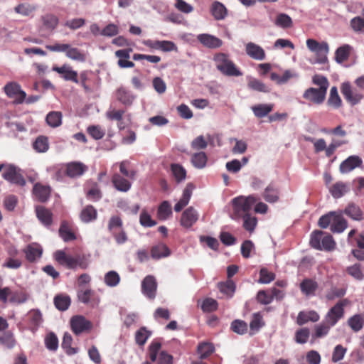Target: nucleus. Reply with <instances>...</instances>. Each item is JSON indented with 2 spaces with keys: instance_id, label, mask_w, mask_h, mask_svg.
Segmentation results:
<instances>
[{
  "instance_id": "nucleus-1",
  "label": "nucleus",
  "mask_w": 364,
  "mask_h": 364,
  "mask_svg": "<svg viewBox=\"0 0 364 364\" xmlns=\"http://www.w3.org/2000/svg\"><path fill=\"white\" fill-rule=\"evenodd\" d=\"M318 224L324 229L331 225V230L334 233H341L348 228V221L343 217L342 210L331 211L322 215Z\"/></svg>"
},
{
  "instance_id": "nucleus-2",
  "label": "nucleus",
  "mask_w": 364,
  "mask_h": 364,
  "mask_svg": "<svg viewBox=\"0 0 364 364\" xmlns=\"http://www.w3.org/2000/svg\"><path fill=\"white\" fill-rule=\"evenodd\" d=\"M217 69L223 75L227 76L239 77L242 73L237 68L235 64L230 59L228 54L218 53L213 57Z\"/></svg>"
},
{
  "instance_id": "nucleus-3",
  "label": "nucleus",
  "mask_w": 364,
  "mask_h": 364,
  "mask_svg": "<svg viewBox=\"0 0 364 364\" xmlns=\"http://www.w3.org/2000/svg\"><path fill=\"white\" fill-rule=\"evenodd\" d=\"M258 198L250 195L247 197L238 196L232 199V204L235 218H240L250 214Z\"/></svg>"
},
{
  "instance_id": "nucleus-4",
  "label": "nucleus",
  "mask_w": 364,
  "mask_h": 364,
  "mask_svg": "<svg viewBox=\"0 0 364 364\" xmlns=\"http://www.w3.org/2000/svg\"><path fill=\"white\" fill-rule=\"evenodd\" d=\"M53 257L59 264L68 269H75L77 267L86 269L87 267V264L85 261L84 257L79 255L73 256L66 254L63 250H58L54 253Z\"/></svg>"
},
{
  "instance_id": "nucleus-5",
  "label": "nucleus",
  "mask_w": 364,
  "mask_h": 364,
  "mask_svg": "<svg viewBox=\"0 0 364 364\" xmlns=\"http://www.w3.org/2000/svg\"><path fill=\"white\" fill-rule=\"evenodd\" d=\"M161 343L154 340L148 348V354L151 362L156 364H173V357L165 350H161Z\"/></svg>"
},
{
  "instance_id": "nucleus-6",
  "label": "nucleus",
  "mask_w": 364,
  "mask_h": 364,
  "mask_svg": "<svg viewBox=\"0 0 364 364\" xmlns=\"http://www.w3.org/2000/svg\"><path fill=\"white\" fill-rule=\"evenodd\" d=\"M108 230L119 245L127 241V236L122 228V220L119 216L110 218L108 223Z\"/></svg>"
},
{
  "instance_id": "nucleus-7",
  "label": "nucleus",
  "mask_w": 364,
  "mask_h": 364,
  "mask_svg": "<svg viewBox=\"0 0 364 364\" xmlns=\"http://www.w3.org/2000/svg\"><path fill=\"white\" fill-rule=\"evenodd\" d=\"M348 304L349 301L347 299L339 300L328 310L324 320L330 323V325L334 326L341 318H343L345 314L344 308Z\"/></svg>"
},
{
  "instance_id": "nucleus-8",
  "label": "nucleus",
  "mask_w": 364,
  "mask_h": 364,
  "mask_svg": "<svg viewBox=\"0 0 364 364\" xmlns=\"http://www.w3.org/2000/svg\"><path fill=\"white\" fill-rule=\"evenodd\" d=\"M306 46L311 51L316 53L317 63L323 64L328 61L327 54L329 52V46L326 42L319 43L314 39H308Z\"/></svg>"
},
{
  "instance_id": "nucleus-9",
  "label": "nucleus",
  "mask_w": 364,
  "mask_h": 364,
  "mask_svg": "<svg viewBox=\"0 0 364 364\" xmlns=\"http://www.w3.org/2000/svg\"><path fill=\"white\" fill-rule=\"evenodd\" d=\"M341 91L345 100L352 106L361 102L364 95L355 87H353L349 82H343Z\"/></svg>"
},
{
  "instance_id": "nucleus-10",
  "label": "nucleus",
  "mask_w": 364,
  "mask_h": 364,
  "mask_svg": "<svg viewBox=\"0 0 364 364\" xmlns=\"http://www.w3.org/2000/svg\"><path fill=\"white\" fill-rule=\"evenodd\" d=\"M2 176L5 180L20 186H23L26 184L24 178L19 173V170L14 165L4 166Z\"/></svg>"
},
{
  "instance_id": "nucleus-11",
  "label": "nucleus",
  "mask_w": 364,
  "mask_h": 364,
  "mask_svg": "<svg viewBox=\"0 0 364 364\" xmlns=\"http://www.w3.org/2000/svg\"><path fill=\"white\" fill-rule=\"evenodd\" d=\"M4 92L16 104H21L26 100V94L16 82H9L4 87Z\"/></svg>"
},
{
  "instance_id": "nucleus-12",
  "label": "nucleus",
  "mask_w": 364,
  "mask_h": 364,
  "mask_svg": "<svg viewBox=\"0 0 364 364\" xmlns=\"http://www.w3.org/2000/svg\"><path fill=\"white\" fill-rule=\"evenodd\" d=\"M70 327L75 335H80L89 331L92 327V323L82 316H75L70 319Z\"/></svg>"
},
{
  "instance_id": "nucleus-13",
  "label": "nucleus",
  "mask_w": 364,
  "mask_h": 364,
  "mask_svg": "<svg viewBox=\"0 0 364 364\" xmlns=\"http://www.w3.org/2000/svg\"><path fill=\"white\" fill-rule=\"evenodd\" d=\"M157 282L152 275H148L141 282V292L148 299L153 300L156 296Z\"/></svg>"
},
{
  "instance_id": "nucleus-14",
  "label": "nucleus",
  "mask_w": 364,
  "mask_h": 364,
  "mask_svg": "<svg viewBox=\"0 0 364 364\" xmlns=\"http://www.w3.org/2000/svg\"><path fill=\"white\" fill-rule=\"evenodd\" d=\"M326 92L324 88L309 87L304 92L303 97L313 104L321 105L326 99Z\"/></svg>"
},
{
  "instance_id": "nucleus-15",
  "label": "nucleus",
  "mask_w": 364,
  "mask_h": 364,
  "mask_svg": "<svg viewBox=\"0 0 364 364\" xmlns=\"http://www.w3.org/2000/svg\"><path fill=\"white\" fill-rule=\"evenodd\" d=\"M299 289L306 297L314 296L318 289V284L315 279L305 278L299 284Z\"/></svg>"
},
{
  "instance_id": "nucleus-16",
  "label": "nucleus",
  "mask_w": 364,
  "mask_h": 364,
  "mask_svg": "<svg viewBox=\"0 0 364 364\" xmlns=\"http://www.w3.org/2000/svg\"><path fill=\"white\" fill-rule=\"evenodd\" d=\"M67 176L70 178H77L84 174L87 170V166L79 161L70 162L65 164Z\"/></svg>"
},
{
  "instance_id": "nucleus-17",
  "label": "nucleus",
  "mask_w": 364,
  "mask_h": 364,
  "mask_svg": "<svg viewBox=\"0 0 364 364\" xmlns=\"http://www.w3.org/2000/svg\"><path fill=\"white\" fill-rule=\"evenodd\" d=\"M23 252L29 262H35L41 257L43 248L39 244L33 242L28 245L23 250Z\"/></svg>"
},
{
  "instance_id": "nucleus-18",
  "label": "nucleus",
  "mask_w": 364,
  "mask_h": 364,
  "mask_svg": "<svg viewBox=\"0 0 364 364\" xmlns=\"http://www.w3.org/2000/svg\"><path fill=\"white\" fill-rule=\"evenodd\" d=\"M50 193L51 188L49 186L43 185L40 183H36L33 188L35 198L41 203L46 202L49 199Z\"/></svg>"
},
{
  "instance_id": "nucleus-19",
  "label": "nucleus",
  "mask_w": 364,
  "mask_h": 364,
  "mask_svg": "<svg viewBox=\"0 0 364 364\" xmlns=\"http://www.w3.org/2000/svg\"><path fill=\"white\" fill-rule=\"evenodd\" d=\"M119 173H115L112 177V183L114 187L120 192H127L132 187V183Z\"/></svg>"
},
{
  "instance_id": "nucleus-20",
  "label": "nucleus",
  "mask_w": 364,
  "mask_h": 364,
  "mask_svg": "<svg viewBox=\"0 0 364 364\" xmlns=\"http://www.w3.org/2000/svg\"><path fill=\"white\" fill-rule=\"evenodd\" d=\"M52 70L62 75L64 80L72 81L77 84L79 83L77 73L72 70L71 67L67 65H63L61 67L54 66Z\"/></svg>"
},
{
  "instance_id": "nucleus-21",
  "label": "nucleus",
  "mask_w": 364,
  "mask_h": 364,
  "mask_svg": "<svg viewBox=\"0 0 364 364\" xmlns=\"http://www.w3.org/2000/svg\"><path fill=\"white\" fill-rule=\"evenodd\" d=\"M245 51L247 55L257 60H262L265 58V52L259 45L250 42L245 45Z\"/></svg>"
},
{
  "instance_id": "nucleus-22",
  "label": "nucleus",
  "mask_w": 364,
  "mask_h": 364,
  "mask_svg": "<svg viewBox=\"0 0 364 364\" xmlns=\"http://www.w3.org/2000/svg\"><path fill=\"white\" fill-rule=\"evenodd\" d=\"M210 12L216 21H221L226 18L228 11L225 6L218 1H215L210 6Z\"/></svg>"
},
{
  "instance_id": "nucleus-23",
  "label": "nucleus",
  "mask_w": 364,
  "mask_h": 364,
  "mask_svg": "<svg viewBox=\"0 0 364 364\" xmlns=\"http://www.w3.org/2000/svg\"><path fill=\"white\" fill-rule=\"evenodd\" d=\"M86 196L94 202L100 200L102 197V191L99 185L93 181H89L86 184Z\"/></svg>"
},
{
  "instance_id": "nucleus-24",
  "label": "nucleus",
  "mask_w": 364,
  "mask_h": 364,
  "mask_svg": "<svg viewBox=\"0 0 364 364\" xmlns=\"http://www.w3.org/2000/svg\"><path fill=\"white\" fill-rule=\"evenodd\" d=\"M132 51V49L126 48L118 50L115 52L116 57L119 58L117 64L120 68H133L134 66V63L129 60Z\"/></svg>"
},
{
  "instance_id": "nucleus-25",
  "label": "nucleus",
  "mask_w": 364,
  "mask_h": 364,
  "mask_svg": "<svg viewBox=\"0 0 364 364\" xmlns=\"http://www.w3.org/2000/svg\"><path fill=\"white\" fill-rule=\"evenodd\" d=\"M362 164L361 159L358 156H350L340 164V171L343 173H348Z\"/></svg>"
},
{
  "instance_id": "nucleus-26",
  "label": "nucleus",
  "mask_w": 364,
  "mask_h": 364,
  "mask_svg": "<svg viewBox=\"0 0 364 364\" xmlns=\"http://www.w3.org/2000/svg\"><path fill=\"white\" fill-rule=\"evenodd\" d=\"M279 188L273 183H269L264 189L262 197L269 203H274L279 199Z\"/></svg>"
},
{
  "instance_id": "nucleus-27",
  "label": "nucleus",
  "mask_w": 364,
  "mask_h": 364,
  "mask_svg": "<svg viewBox=\"0 0 364 364\" xmlns=\"http://www.w3.org/2000/svg\"><path fill=\"white\" fill-rule=\"evenodd\" d=\"M116 98L124 106L129 107L133 103L135 96L130 90L121 87L116 91Z\"/></svg>"
},
{
  "instance_id": "nucleus-28",
  "label": "nucleus",
  "mask_w": 364,
  "mask_h": 364,
  "mask_svg": "<svg viewBox=\"0 0 364 364\" xmlns=\"http://www.w3.org/2000/svg\"><path fill=\"white\" fill-rule=\"evenodd\" d=\"M198 40L208 48H218L223 44V41L220 38L210 34H200L198 36Z\"/></svg>"
},
{
  "instance_id": "nucleus-29",
  "label": "nucleus",
  "mask_w": 364,
  "mask_h": 364,
  "mask_svg": "<svg viewBox=\"0 0 364 364\" xmlns=\"http://www.w3.org/2000/svg\"><path fill=\"white\" fill-rule=\"evenodd\" d=\"M27 320L29 328L32 331H36L43 322L42 314L38 309H32L28 312Z\"/></svg>"
},
{
  "instance_id": "nucleus-30",
  "label": "nucleus",
  "mask_w": 364,
  "mask_h": 364,
  "mask_svg": "<svg viewBox=\"0 0 364 364\" xmlns=\"http://www.w3.org/2000/svg\"><path fill=\"white\" fill-rule=\"evenodd\" d=\"M342 211L353 220L360 221L364 219L363 210L354 203H350Z\"/></svg>"
},
{
  "instance_id": "nucleus-31",
  "label": "nucleus",
  "mask_w": 364,
  "mask_h": 364,
  "mask_svg": "<svg viewBox=\"0 0 364 364\" xmlns=\"http://www.w3.org/2000/svg\"><path fill=\"white\" fill-rule=\"evenodd\" d=\"M218 288L221 294L225 298L230 299L233 296L235 290L236 284L232 279H227L225 282H220L218 284Z\"/></svg>"
},
{
  "instance_id": "nucleus-32",
  "label": "nucleus",
  "mask_w": 364,
  "mask_h": 364,
  "mask_svg": "<svg viewBox=\"0 0 364 364\" xmlns=\"http://www.w3.org/2000/svg\"><path fill=\"white\" fill-rule=\"evenodd\" d=\"M151 257L154 259H159L170 255V250L164 243L160 242L151 247Z\"/></svg>"
},
{
  "instance_id": "nucleus-33",
  "label": "nucleus",
  "mask_w": 364,
  "mask_h": 364,
  "mask_svg": "<svg viewBox=\"0 0 364 364\" xmlns=\"http://www.w3.org/2000/svg\"><path fill=\"white\" fill-rule=\"evenodd\" d=\"M36 212L38 219L43 225L48 227L52 224L53 213L50 210L43 206H37Z\"/></svg>"
},
{
  "instance_id": "nucleus-34",
  "label": "nucleus",
  "mask_w": 364,
  "mask_h": 364,
  "mask_svg": "<svg viewBox=\"0 0 364 364\" xmlns=\"http://www.w3.org/2000/svg\"><path fill=\"white\" fill-rule=\"evenodd\" d=\"M319 318V314L315 311H300L297 316L296 323L302 326L309 321L316 322Z\"/></svg>"
},
{
  "instance_id": "nucleus-35",
  "label": "nucleus",
  "mask_w": 364,
  "mask_h": 364,
  "mask_svg": "<svg viewBox=\"0 0 364 364\" xmlns=\"http://www.w3.org/2000/svg\"><path fill=\"white\" fill-rule=\"evenodd\" d=\"M97 218V210L91 205H87L80 212V218L82 222L88 223L95 220Z\"/></svg>"
},
{
  "instance_id": "nucleus-36",
  "label": "nucleus",
  "mask_w": 364,
  "mask_h": 364,
  "mask_svg": "<svg viewBox=\"0 0 364 364\" xmlns=\"http://www.w3.org/2000/svg\"><path fill=\"white\" fill-rule=\"evenodd\" d=\"M77 298L83 304H88L93 301L95 304L99 302V299L95 298V292L90 289L82 288L77 291Z\"/></svg>"
},
{
  "instance_id": "nucleus-37",
  "label": "nucleus",
  "mask_w": 364,
  "mask_h": 364,
  "mask_svg": "<svg viewBox=\"0 0 364 364\" xmlns=\"http://www.w3.org/2000/svg\"><path fill=\"white\" fill-rule=\"evenodd\" d=\"M198 212L193 207L183 210V227H191L198 220Z\"/></svg>"
},
{
  "instance_id": "nucleus-38",
  "label": "nucleus",
  "mask_w": 364,
  "mask_h": 364,
  "mask_svg": "<svg viewBox=\"0 0 364 364\" xmlns=\"http://www.w3.org/2000/svg\"><path fill=\"white\" fill-rule=\"evenodd\" d=\"M328 106L333 109H339L342 107L343 102L338 95V89L336 86H333L330 90L329 97L327 100Z\"/></svg>"
},
{
  "instance_id": "nucleus-39",
  "label": "nucleus",
  "mask_w": 364,
  "mask_h": 364,
  "mask_svg": "<svg viewBox=\"0 0 364 364\" xmlns=\"http://www.w3.org/2000/svg\"><path fill=\"white\" fill-rule=\"evenodd\" d=\"M59 235L65 242L75 240L76 236L68 222H62L59 228Z\"/></svg>"
},
{
  "instance_id": "nucleus-40",
  "label": "nucleus",
  "mask_w": 364,
  "mask_h": 364,
  "mask_svg": "<svg viewBox=\"0 0 364 364\" xmlns=\"http://www.w3.org/2000/svg\"><path fill=\"white\" fill-rule=\"evenodd\" d=\"M252 110L257 118L267 116L274 109V104H258L252 107Z\"/></svg>"
},
{
  "instance_id": "nucleus-41",
  "label": "nucleus",
  "mask_w": 364,
  "mask_h": 364,
  "mask_svg": "<svg viewBox=\"0 0 364 364\" xmlns=\"http://www.w3.org/2000/svg\"><path fill=\"white\" fill-rule=\"evenodd\" d=\"M41 21L46 29L53 31L59 23V18L53 14H46L41 16Z\"/></svg>"
},
{
  "instance_id": "nucleus-42",
  "label": "nucleus",
  "mask_w": 364,
  "mask_h": 364,
  "mask_svg": "<svg viewBox=\"0 0 364 364\" xmlns=\"http://www.w3.org/2000/svg\"><path fill=\"white\" fill-rule=\"evenodd\" d=\"M353 48L348 44H344L337 48L335 53L336 61L338 63H342L347 60L350 56Z\"/></svg>"
},
{
  "instance_id": "nucleus-43",
  "label": "nucleus",
  "mask_w": 364,
  "mask_h": 364,
  "mask_svg": "<svg viewBox=\"0 0 364 364\" xmlns=\"http://www.w3.org/2000/svg\"><path fill=\"white\" fill-rule=\"evenodd\" d=\"M152 332L143 326L138 329L135 333V341L139 346H143L146 343L149 338L151 336Z\"/></svg>"
},
{
  "instance_id": "nucleus-44",
  "label": "nucleus",
  "mask_w": 364,
  "mask_h": 364,
  "mask_svg": "<svg viewBox=\"0 0 364 364\" xmlns=\"http://www.w3.org/2000/svg\"><path fill=\"white\" fill-rule=\"evenodd\" d=\"M214 346L209 342H202L198 344L197 352L201 359H205L213 353Z\"/></svg>"
},
{
  "instance_id": "nucleus-45",
  "label": "nucleus",
  "mask_w": 364,
  "mask_h": 364,
  "mask_svg": "<svg viewBox=\"0 0 364 364\" xmlns=\"http://www.w3.org/2000/svg\"><path fill=\"white\" fill-rule=\"evenodd\" d=\"M172 213L171 205L167 200L163 201L158 208L157 218L160 220H166Z\"/></svg>"
},
{
  "instance_id": "nucleus-46",
  "label": "nucleus",
  "mask_w": 364,
  "mask_h": 364,
  "mask_svg": "<svg viewBox=\"0 0 364 364\" xmlns=\"http://www.w3.org/2000/svg\"><path fill=\"white\" fill-rule=\"evenodd\" d=\"M331 327L333 326L324 320L322 323L315 326L313 337L314 338H320L327 336Z\"/></svg>"
},
{
  "instance_id": "nucleus-47",
  "label": "nucleus",
  "mask_w": 364,
  "mask_h": 364,
  "mask_svg": "<svg viewBox=\"0 0 364 364\" xmlns=\"http://www.w3.org/2000/svg\"><path fill=\"white\" fill-rule=\"evenodd\" d=\"M33 148L38 153L46 152L49 149L48 138L44 136H38L33 143Z\"/></svg>"
},
{
  "instance_id": "nucleus-48",
  "label": "nucleus",
  "mask_w": 364,
  "mask_h": 364,
  "mask_svg": "<svg viewBox=\"0 0 364 364\" xmlns=\"http://www.w3.org/2000/svg\"><path fill=\"white\" fill-rule=\"evenodd\" d=\"M348 324L353 331L358 332L364 325V317L360 314H355L348 318Z\"/></svg>"
},
{
  "instance_id": "nucleus-49",
  "label": "nucleus",
  "mask_w": 364,
  "mask_h": 364,
  "mask_svg": "<svg viewBox=\"0 0 364 364\" xmlns=\"http://www.w3.org/2000/svg\"><path fill=\"white\" fill-rule=\"evenodd\" d=\"M50 127H58L62 124V113L60 112H50L46 118Z\"/></svg>"
},
{
  "instance_id": "nucleus-50",
  "label": "nucleus",
  "mask_w": 364,
  "mask_h": 364,
  "mask_svg": "<svg viewBox=\"0 0 364 364\" xmlns=\"http://www.w3.org/2000/svg\"><path fill=\"white\" fill-rule=\"evenodd\" d=\"M54 304L60 311H65L70 305V298L67 295H57L54 298Z\"/></svg>"
},
{
  "instance_id": "nucleus-51",
  "label": "nucleus",
  "mask_w": 364,
  "mask_h": 364,
  "mask_svg": "<svg viewBox=\"0 0 364 364\" xmlns=\"http://www.w3.org/2000/svg\"><path fill=\"white\" fill-rule=\"evenodd\" d=\"M208 157L204 152L194 154L191 157V163L197 168H203L205 166Z\"/></svg>"
},
{
  "instance_id": "nucleus-52",
  "label": "nucleus",
  "mask_w": 364,
  "mask_h": 364,
  "mask_svg": "<svg viewBox=\"0 0 364 364\" xmlns=\"http://www.w3.org/2000/svg\"><path fill=\"white\" fill-rule=\"evenodd\" d=\"M324 232L321 230H315L311 234L310 245L318 250H321L322 238Z\"/></svg>"
},
{
  "instance_id": "nucleus-53",
  "label": "nucleus",
  "mask_w": 364,
  "mask_h": 364,
  "mask_svg": "<svg viewBox=\"0 0 364 364\" xmlns=\"http://www.w3.org/2000/svg\"><path fill=\"white\" fill-rule=\"evenodd\" d=\"M87 133L95 140H100L105 135V129L102 128L100 125H91L87 128Z\"/></svg>"
},
{
  "instance_id": "nucleus-54",
  "label": "nucleus",
  "mask_w": 364,
  "mask_h": 364,
  "mask_svg": "<svg viewBox=\"0 0 364 364\" xmlns=\"http://www.w3.org/2000/svg\"><path fill=\"white\" fill-rule=\"evenodd\" d=\"M65 55L68 58L77 60L83 62L85 60V55L82 53L78 48H72L69 44V48L66 50Z\"/></svg>"
},
{
  "instance_id": "nucleus-55",
  "label": "nucleus",
  "mask_w": 364,
  "mask_h": 364,
  "mask_svg": "<svg viewBox=\"0 0 364 364\" xmlns=\"http://www.w3.org/2000/svg\"><path fill=\"white\" fill-rule=\"evenodd\" d=\"M348 191V188L343 183H336L330 189V192L333 198H339Z\"/></svg>"
},
{
  "instance_id": "nucleus-56",
  "label": "nucleus",
  "mask_w": 364,
  "mask_h": 364,
  "mask_svg": "<svg viewBox=\"0 0 364 364\" xmlns=\"http://www.w3.org/2000/svg\"><path fill=\"white\" fill-rule=\"evenodd\" d=\"M350 26L354 32L364 34V18L361 16L353 18L350 21Z\"/></svg>"
},
{
  "instance_id": "nucleus-57",
  "label": "nucleus",
  "mask_w": 364,
  "mask_h": 364,
  "mask_svg": "<svg viewBox=\"0 0 364 364\" xmlns=\"http://www.w3.org/2000/svg\"><path fill=\"white\" fill-rule=\"evenodd\" d=\"M247 86L249 88L261 92H269V87L263 83L262 81L257 79H251L249 80L247 83Z\"/></svg>"
},
{
  "instance_id": "nucleus-58",
  "label": "nucleus",
  "mask_w": 364,
  "mask_h": 364,
  "mask_svg": "<svg viewBox=\"0 0 364 364\" xmlns=\"http://www.w3.org/2000/svg\"><path fill=\"white\" fill-rule=\"evenodd\" d=\"M153 316L156 321L162 323L164 321H168L170 318L171 314L168 309L159 307L155 310Z\"/></svg>"
},
{
  "instance_id": "nucleus-59",
  "label": "nucleus",
  "mask_w": 364,
  "mask_h": 364,
  "mask_svg": "<svg viewBox=\"0 0 364 364\" xmlns=\"http://www.w3.org/2000/svg\"><path fill=\"white\" fill-rule=\"evenodd\" d=\"M120 282V277L115 271H109L105 275V283L108 287H116Z\"/></svg>"
},
{
  "instance_id": "nucleus-60",
  "label": "nucleus",
  "mask_w": 364,
  "mask_h": 364,
  "mask_svg": "<svg viewBox=\"0 0 364 364\" xmlns=\"http://www.w3.org/2000/svg\"><path fill=\"white\" fill-rule=\"evenodd\" d=\"M139 223L143 227H153L156 225V222L154 220L151 215L146 209H143L140 213Z\"/></svg>"
},
{
  "instance_id": "nucleus-61",
  "label": "nucleus",
  "mask_w": 364,
  "mask_h": 364,
  "mask_svg": "<svg viewBox=\"0 0 364 364\" xmlns=\"http://www.w3.org/2000/svg\"><path fill=\"white\" fill-rule=\"evenodd\" d=\"M321 244V250L326 251H332L336 248V242L334 241L333 237L324 232L323 237L322 238Z\"/></svg>"
},
{
  "instance_id": "nucleus-62",
  "label": "nucleus",
  "mask_w": 364,
  "mask_h": 364,
  "mask_svg": "<svg viewBox=\"0 0 364 364\" xmlns=\"http://www.w3.org/2000/svg\"><path fill=\"white\" fill-rule=\"evenodd\" d=\"M264 325V323L262 321V317L261 315L259 314H255L250 323V328L251 331L250 334L252 335L257 332Z\"/></svg>"
},
{
  "instance_id": "nucleus-63",
  "label": "nucleus",
  "mask_w": 364,
  "mask_h": 364,
  "mask_svg": "<svg viewBox=\"0 0 364 364\" xmlns=\"http://www.w3.org/2000/svg\"><path fill=\"white\" fill-rule=\"evenodd\" d=\"M310 336V331L307 328H302L295 333V341L299 344H304L308 341Z\"/></svg>"
},
{
  "instance_id": "nucleus-64",
  "label": "nucleus",
  "mask_w": 364,
  "mask_h": 364,
  "mask_svg": "<svg viewBox=\"0 0 364 364\" xmlns=\"http://www.w3.org/2000/svg\"><path fill=\"white\" fill-rule=\"evenodd\" d=\"M46 347L52 351H55L58 347V339L54 333H48L45 338Z\"/></svg>"
}]
</instances>
